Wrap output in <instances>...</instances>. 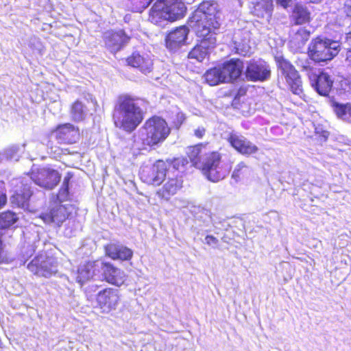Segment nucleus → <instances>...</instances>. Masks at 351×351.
<instances>
[{
  "label": "nucleus",
  "instance_id": "bb28decb",
  "mask_svg": "<svg viewBox=\"0 0 351 351\" xmlns=\"http://www.w3.org/2000/svg\"><path fill=\"white\" fill-rule=\"evenodd\" d=\"M253 4L252 12L254 15L267 20L270 18L273 10L271 0H256Z\"/></svg>",
  "mask_w": 351,
  "mask_h": 351
},
{
  "label": "nucleus",
  "instance_id": "a878e982",
  "mask_svg": "<svg viewBox=\"0 0 351 351\" xmlns=\"http://www.w3.org/2000/svg\"><path fill=\"white\" fill-rule=\"evenodd\" d=\"M128 64L138 69L142 73H147L152 70L153 62L148 56L134 53L127 58Z\"/></svg>",
  "mask_w": 351,
  "mask_h": 351
},
{
  "label": "nucleus",
  "instance_id": "aec40b11",
  "mask_svg": "<svg viewBox=\"0 0 351 351\" xmlns=\"http://www.w3.org/2000/svg\"><path fill=\"white\" fill-rule=\"evenodd\" d=\"M228 142L237 151L243 155H251L258 151L256 145L241 135L231 134L228 137Z\"/></svg>",
  "mask_w": 351,
  "mask_h": 351
},
{
  "label": "nucleus",
  "instance_id": "2f4dec72",
  "mask_svg": "<svg viewBox=\"0 0 351 351\" xmlns=\"http://www.w3.org/2000/svg\"><path fill=\"white\" fill-rule=\"evenodd\" d=\"M18 217L15 213L7 211L0 214V228H7L15 223Z\"/></svg>",
  "mask_w": 351,
  "mask_h": 351
},
{
  "label": "nucleus",
  "instance_id": "39448f33",
  "mask_svg": "<svg viewBox=\"0 0 351 351\" xmlns=\"http://www.w3.org/2000/svg\"><path fill=\"white\" fill-rule=\"evenodd\" d=\"M169 133L170 128L165 120L157 116L147 119L141 129V136L143 143L149 146L162 142Z\"/></svg>",
  "mask_w": 351,
  "mask_h": 351
},
{
  "label": "nucleus",
  "instance_id": "a18cd8bd",
  "mask_svg": "<svg viewBox=\"0 0 351 351\" xmlns=\"http://www.w3.org/2000/svg\"><path fill=\"white\" fill-rule=\"evenodd\" d=\"M346 6L348 8V14L351 16V0H346Z\"/></svg>",
  "mask_w": 351,
  "mask_h": 351
},
{
  "label": "nucleus",
  "instance_id": "f704fd0d",
  "mask_svg": "<svg viewBox=\"0 0 351 351\" xmlns=\"http://www.w3.org/2000/svg\"><path fill=\"white\" fill-rule=\"evenodd\" d=\"M29 46L34 52H36L39 54H43L44 51V47L40 39L36 37H32L30 38Z\"/></svg>",
  "mask_w": 351,
  "mask_h": 351
},
{
  "label": "nucleus",
  "instance_id": "1a4fd4ad",
  "mask_svg": "<svg viewBox=\"0 0 351 351\" xmlns=\"http://www.w3.org/2000/svg\"><path fill=\"white\" fill-rule=\"evenodd\" d=\"M27 268L35 275L49 278L58 271V264L53 258L40 254L27 265Z\"/></svg>",
  "mask_w": 351,
  "mask_h": 351
},
{
  "label": "nucleus",
  "instance_id": "4468645a",
  "mask_svg": "<svg viewBox=\"0 0 351 351\" xmlns=\"http://www.w3.org/2000/svg\"><path fill=\"white\" fill-rule=\"evenodd\" d=\"M14 188V194L11 196V202L19 207L27 208L28 201L32 195L30 186L23 180L14 179L11 182Z\"/></svg>",
  "mask_w": 351,
  "mask_h": 351
},
{
  "label": "nucleus",
  "instance_id": "c9c22d12",
  "mask_svg": "<svg viewBox=\"0 0 351 351\" xmlns=\"http://www.w3.org/2000/svg\"><path fill=\"white\" fill-rule=\"evenodd\" d=\"M69 178H64L62 186L59 191L58 198L60 201H63L66 199L69 193Z\"/></svg>",
  "mask_w": 351,
  "mask_h": 351
},
{
  "label": "nucleus",
  "instance_id": "37998d69",
  "mask_svg": "<svg viewBox=\"0 0 351 351\" xmlns=\"http://www.w3.org/2000/svg\"><path fill=\"white\" fill-rule=\"evenodd\" d=\"M282 7L287 8L292 0H276Z\"/></svg>",
  "mask_w": 351,
  "mask_h": 351
},
{
  "label": "nucleus",
  "instance_id": "6e6552de",
  "mask_svg": "<svg viewBox=\"0 0 351 351\" xmlns=\"http://www.w3.org/2000/svg\"><path fill=\"white\" fill-rule=\"evenodd\" d=\"M178 163V161L175 160L172 169L169 168L167 170V176L162 180L164 182L163 186L157 192L159 197L166 200L175 195L182 186V178L179 176V172L176 169V165Z\"/></svg>",
  "mask_w": 351,
  "mask_h": 351
},
{
  "label": "nucleus",
  "instance_id": "a211bd4d",
  "mask_svg": "<svg viewBox=\"0 0 351 351\" xmlns=\"http://www.w3.org/2000/svg\"><path fill=\"white\" fill-rule=\"evenodd\" d=\"M130 38L123 30L108 31L104 34L105 45L113 53L121 50L128 43Z\"/></svg>",
  "mask_w": 351,
  "mask_h": 351
},
{
  "label": "nucleus",
  "instance_id": "9b49d317",
  "mask_svg": "<svg viewBox=\"0 0 351 351\" xmlns=\"http://www.w3.org/2000/svg\"><path fill=\"white\" fill-rule=\"evenodd\" d=\"M30 178L34 183L46 189H52L60 180L59 173L49 168H40L33 170Z\"/></svg>",
  "mask_w": 351,
  "mask_h": 351
},
{
  "label": "nucleus",
  "instance_id": "58836bf2",
  "mask_svg": "<svg viewBox=\"0 0 351 351\" xmlns=\"http://www.w3.org/2000/svg\"><path fill=\"white\" fill-rule=\"evenodd\" d=\"M205 243L210 246L215 247L218 243V240L212 235H208L205 238Z\"/></svg>",
  "mask_w": 351,
  "mask_h": 351
},
{
  "label": "nucleus",
  "instance_id": "49530a36",
  "mask_svg": "<svg viewBox=\"0 0 351 351\" xmlns=\"http://www.w3.org/2000/svg\"><path fill=\"white\" fill-rule=\"evenodd\" d=\"M346 91L348 93V94L350 95L351 97V80L348 82V87H347V89H346Z\"/></svg>",
  "mask_w": 351,
  "mask_h": 351
},
{
  "label": "nucleus",
  "instance_id": "6ab92c4d",
  "mask_svg": "<svg viewBox=\"0 0 351 351\" xmlns=\"http://www.w3.org/2000/svg\"><path fill=\"white\" fill-rule=\"evenodd\" d=\"M90 104L87 99H76L69 108L71 119L77 123L84 121L90 114Z\"/></svg>",
  "mask_w": 351,
  "mask_h": 351
},
{
  "label": "nucleus",
  "instance_id": "09e8293b",
  "mask_svg": "<svg viewBox=\"0 0 351 351\" xmlns=\"http://www.w3.org/2000/svg\"><path fill=\"white\" fill-rule=\"evenodd\" d=\"M151 1L152 0H147L146 3L143 4V8H146L150 3Z\"/></svg>",
  "mask_w": 351,
  "mask_h": 351
},
{
  "label": "nucleus",
  "instance_id": "ea45409f",
  "mask_svg": "<svg viewBox=\"0 0 351 351\" xmlns=\"http://www.w3.org/2000/svg\"><path fill=\"white\" fill-rule=\"evenodd\" d=\"M345 62L346 66L351 69V49L346 52Z\"/></svg>",
  "mask_w": 351,
  "mask_h": 351
},
{
  "label": "nucleus",
  "instance_id": "423d86ee",
  "mask_svg": "<svg viewBox=\"0 0 351 351\" xmlns=\"http://www.w3.org/2000/svg\"><path fill=\"white\" fill-rule=\"evenodd\" d=\"M221 158L218 152H211L206 154L202 161L197 163L198 168L211 182H217L223 180L230 172V165L221 161Z\"/></svg>",
  "mask_w": 351,
  "mask_h": 351
},
{
  "label": "nucleus",
  "instance_id": "ddd939ff",
  "mask_svg": "<svg viewBox=\"0 0 351 351\" xmlns=\"http://www.w3.org/2000/svg\"><path fill=\"white\" fill-rule=\"evenodd\" d=\"M119 300V291L112 288H106L99 291L96 297L98 308H100L102 313H105L115 310Z\"/></svg>",
  "mask_w": 351,
  "mask_h": 351
},
{
  "label": "nucleus",
  "instance_id": "c756f323",
  "mask_svg": "<svg viewBox=\"0 0 351 351\" xmlns=\"http://www.w3.org/2000/svg\"><path fill=\"white\" fill-rule=\"evenodd\" d=\"M233 49L236 53L246 56L250 53V47L246 39L239 41L236 36L233 38Z\"/></svg>",
  "mask_w": 351,
  "mask_h": 351
},
{
  "label": "nucleus",
  "instance_id": "72a5a7b5",
  "mask_svg": "<svg viewBox=\"0 0 351 351\" xmlns=\"http://www.w3.org/2000/svg\"><path fill=\"white\" fill-rule=\"evenodd\" d=\"M19 152V145H12L4 150L2 156L7 160H18Z\"/></svg>",
  "mask_w": 351,
  "mask_h": 351
},
{
  "label": "nucleus",
  "instance_id": "c85d7f7f",
  "mask_svg": "<svg viewBox=\"0 0 351 351\" xmlns=\"http://www.w3.org/2000/svg\"><path fill=\"white\" fill-rule=\"evenodd\" d=\"M293 18L296 24H304L310 21L311 13L306 7L297 4L293 11Z\"/></svg>",
  "mask_w": 351,
  "mask_h": 351
},
{
  "label": "nucleus",
  "instance_id": "cd10ccee",
  "mask_svg": "<svg viewBox=\"0 0 351 351\" xmlns=\"http://www.w3.org/2000/svg\"><path fill=\"white\" fill-rule=\"evenodd\" d=\"M331 106L338 118L351 123V106L331 101Z\"/></svg>",
  "mask_w": 351,
  "mask_h": 351
},
{
  "label": "nucleus",
  "instance_id": "f8f14e48",
  "mask_svg": "<svg viewBox=\"0 0 351 351\" xmlns=\"http://www.w3.org/2000/svg\"><path fill=\"white\" fill-rule=\"evenodd\" d=\"M245 76L252 82H264L271 77L269 64L261 59L250 61L246 68Z\"/></svg>",
  "mask_w": 351,
  "mask_h": 351
},
{
  "label": "nucleus",
  "instance_id": "f03ea898",
  "mask_svg": "<svg viewBox=\"0 0 351 351\" xmlns=\"http://www.w3.org/2000/svg\"><path fill=\"white\" fill-rule=\"evenodd\" d=\"M144 103L128 95L119 97L113 116L115 125L128 132L134 131L143 119Z\"/></svg>",
  "mask_w": 351,
  "mask_h": 351
},
{
  "label": "nucleus",
  "instance_id": "c03bdc74",
  "mask_svg": "<svg viewBox=\"0 0 351 351\" xmlns=\"http://www.w3.org/2000/svg\"><path fill=\"white\" fill-rule=\"evenodd\" d=\"M97 289V285H91V286H89L87 289H86V294L87 295H88V294L92 292V291H95L96 289Z\"/></svg>",
  "mask_w": 351,
  "mask_h": 351
},
{
  "label": "nucleus",
  "instance_id": "f257e3e1",
  "mask_svg": "<svg viewBox=\"0 0 351 351\" xmlns=\"http://www.w3.org/2000/svg\"><path fill=\"white\" fill-rule=\"evenodd\" d=\"M191 25L195 29L199 43L189 52L188 56L202 62L208 55L209 49L216 45L215 30L220 26L217 4L210 1L202 3L191 17Z\"/></svg>",
  "mask_w": 351,
  "mask_h": 351
},
{
  "label": "nucleus",
  "instance_id": "9d476101",
  "mask_svg": "<svg viewBox=\"0 0 351 351\" xmlns=\"http://www.w3.org/2000/svg\"><path fill=\"white\" fill-rule=\"evenodd\" d=\"M278 68L293 93L301 95L302 93V81L293 65L286 60L281 59L278 60Z\"/></svg>",
  "mask_w": 351,
  "mask_h": 351
},
{
  "label": "nucleus",
  "instance_id": "a19ab883",
  "mask_svg": "<svg viewBox=\"0 0 351 351\" xmlns=\"http://www.w3.org/2000/svg\"><path fill=\"white\" fill-rule=\"evenodd\" d=\"M205 133V130L204 128H198L195 130V135L198 138H202Z\"/></svg>",
  "mask_w": 351,
  "mask_h": 351
},
{
  "label": "nucleus",
  "instance_id": "8fccbe9b",
  "mask_svg": "<svg viewBox=\"0 0 351 351\" xmlns=\"http://www.w3.org/2000/svg\"><path fill=\"white\" fill-rule=\"evenodd\" d=\"M347 38H348V40H351V32H350L347 34Z\"/></svg>",
  "mask_w": 351,
  "mask_h": 351
},
{
  "label": "nucleus",
  "instance_id": "7c9ffc66",
  "mask_svg": "<svg viewBox=\"0 0 351 351\" xmlns=\"http://www.w3.org/2000/svg\"><path fill=\"white\" fill-rule=\"evenodd\" d=\"M251 168L247 166L244 162H241L237 164L232 172V178L238 182L242 178L248 175L251 172Z\"/></svg>",
  "mask_w": 351,
  "mask_h": 351
},
{
  "label": "nucleus",
  "instance_id": "7ed1b4c3",
  "mask_svg": "<svg viewBox=\"0 0 351 351\" xmlns=\"http://www.w3.org/2000/svg\"><path fill=\"white\" fill-rule=\"evenodd\" d=\"M186 8L181 0H160L152 7L149 20L160 27L184 17Z\"/></svg>",
  "mask_w": 351,
  "mask_h": 351
},
{
  "label": "nucleus",
  "instance_id": "412c9836",
  "mask_svg": "<svg viewBox=\"0 0 351 351\" xmlns=\"http://www.w3.org/2000/svg\"><path fill=\"white\" fill-rule=\"evenodd\" d=\"M55 132L57 139L65 143H74L80 138L79 128L71 123L58 125Z\"/></svg>",
  "mask_w": 351,
  "mask_h": 351
},
{
  "label": "nucleus",
  "instance_id": "e433bc0d",
  "mask_svg": "<svg viewBox=\"0 0 351 351\" xmlns=\"http://www.w3.org/2000/svg\"><path fill=\"white\" fill-rule=\"evenodd\" d=\"M295 39L300 42L302 44H304L309 38V32L304 28H300L295 35Z\"/></svg>",
  "mask_w": 351,
  "mask_h": 351
},
{
  "label": "nucleus",
  "instance_id": "4be33fe9",
  "mask_svg": "<svg viewBox=\"0 0 351 351\" xmlns=\"http://www.w3.org/2000/svg\"><path fill=\"white\" fill-rule=\"evenodd\" d=\"M100 263L93 261L81 265L77 269L76 281L82 286L86 281L93 278L100 269Z\"/></svg>",
  "mask_w": 351,
  "mask_h": 351
},
{
  "label": "nucleus",
  "instance_id": "0eeeda50",
  "mask_svg": "<svg viewBox=\"0 0 351 351\" xmlns=\"http://www.w3.org/2000/svg\"><path fill=\"white\" fill-rule=\"evenodd\" d=\"M339 49V42L317 37L309 45L308 55L315 62H325L330 60L337 56Z\"/></svg>",
  "mask_w": 351,
  "mask_h": 351
},
{
  "label": "nucleus",
  "instance_id": "dca6fc26",
  "mask_svg": "<svg viewBox=\"0 0 351 351\" xmlns=\"http://www.w3.org/2000/svg\"><path fill=\"white\" fill-rule=\"evenodd\" d=\"M71 205H62L54 203L50 208L48 213H43L40 215L44 222L47 223H53L60 226L69 217L70 213Z\"/></svg>",
  "mask_w": 351,
  "mask_h": 351
},
{
  "label": "nucleus",
  "instance_id": "f3484780",
  "mask_svg": "<svg viewBox=\"0 0 351 351\" xmlns=\"http://www.w3.org/2000/svg\"><path fill=\"white\" fill-rule=\"evenodd\" d=\"M100 269L102 271L104 279L109 284L119 287L126 278L125 272L110 263L101 262Z\"/></svg>",
  "mask_w": 351,
  "mask_h": 351
},
{
  "label": "nucleus",
  "instance_id": "5701e85b",
  "mask_svg": "<svg viewBox=\"0 0 351 351\" xmlns=\"http://www.w3.org/2000/svg\"><path fill=\"white\" fill-rule=\"evenodd\" d=\"M313 86L315 87L317 92L320 95H327L331 90L333 81L330 76L326 73L322 72L319 75H313L311 77Z\"/></svg>",
  "mask_w": 351,
  "mask_h": 351
},
{
  "label": "nucleus",
  "instance_id": "79ce46f5",
  "mask_svg": "<svg viewBox=\"0 0 351 351\" xmlns=\"http://www.w3.org/2000/svg\"><path fill=\"white\" fill-rule=\"evenodd\" d=\"M7 202V197L5 194H0V208L5 204Z\"/></svg>",
  "mask_w": 351,
  "mask_h": 351
},
{
  "label": "nucleus",
  "instance_id": "4c0bfd02",
  "mask_svg": "<svg viewBox=\"0 0 351 351\" xmlns=\"http://www.w3.org/2000/svg\"><path fill=\"white\" fill-rule=\"evenodd\" d=\"M34 252L35 249L32 245H27L26 247H24L22 251L23 258H27L28 257H30Z\"/></svg>",
  "mask_w": 351,
  "mask_h": 351
},
{
  "label": "nucleus",
  "instance_id": "2eb2a0df",
  "mask_svg": "<svg viewBox=\"0 0 351 351\" xmlns=\"http://www.w3.org/2000/svg\"><path fill=\"white\" fill-rule=\"evenodd\" d=\"M167 170L165 162L158 160L153 166L144 168L141 172V178L145 182L157 186L162 182Z\"/></svg>",
  "mask_w": 351,
  "mask_h": 351
},
{
  "label": "nucleus",
  "instance_id": "20e7f679",
  "mask_svg": "<svg viewBox=\"0 0 351 351\" xmlns=\"http://www.w3.org/2000/svg\"><path fill=\"white\" fill-rule=\"evenodd\" d=\"M243 64L239 59H231L222 66L207 71L204 74L206 82L210 86L230 82L237 80L241 74Z\"/></svg>",
  "mask_w": 351,
  "mask_h": 351
},
{
  "label": "nucleus",
  "instance_id": "de8ad7c7",
  "mask_svg": "<svg viewBox=\"0 0 351 351\" xmlns=\"http://www.w3.org/2000/svg\"><path fill=\"white\" fill-rule=\"evenodd\" d=\"M315 132L317 134H322L323 136H326V135L327 134V132H326V131L318 130L317 128H315Z\"/></svg>",
  "mask_w": 351,
  "mask_h": 351
},
{
  "label": "nucleus",
  "instance_id": "b1692460",
  "mask_svg": "<svg viewBox=\"0 0 351 351\" xmlns=\"http://www.w3.org/2000/svg\"><path fill=\"white\" fill-rule=\"evenodd\" d=\"M106 254L113 260L128 261L133 255L131 249L117 243H110L105 247Z\"/></svg>",
  "mask_w": 351,
  "mask_h": 351
},
{
  "label": "nucleus",
  "instance_id": "393cba45",
  "mask_svg": "<svg viewBox=\"0 0 351 351\" xmlns=\"http://www.w3.org/2000/svg\"><path fill=\"white\" fill-rule=\"evenodd\" d=\"M189 29L185 26H181L171 32L166 38L167 47L170 50L179 48L186 40Z\"/></svg>",
  "mask_w": 351,
  "mask_h": 351
},
{
  "label": "nucleus",
  "instance_id": "473e14b6",
  "mask_svg": "<svg viewBox=\"0 0 351 351\" xmlns=\"http://www.w3.org/2000/svg\"><path fill=\"white\" fill-rule=\"evenodd\" d=\"M201 153L200 147L197 145L194 147H191L188 149L187 154L191 160V162L194 164V165L198 168L197 163H200L202 161L199 159V156Z\"/></svg>",
  "mask_w": 351,
  "mask_h": 351
}]
</instances>
